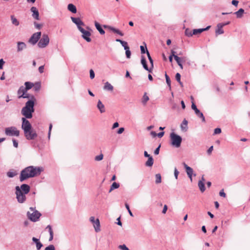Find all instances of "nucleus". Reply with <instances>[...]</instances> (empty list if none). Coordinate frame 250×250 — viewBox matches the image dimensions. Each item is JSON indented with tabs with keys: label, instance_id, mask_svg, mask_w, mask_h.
I'll return each instance as SVG.
<instances>
[{
	"label": "nucleus",
	"instance_id": "obj_29",
	"mask_svg": "<svg viewBox=\"0 0 250 250\" xmlns=\"http://www.w3.org/2000/svg\"><path fill=\"white\" fill-rule=\"evenodd\" d=\"M175 60L176 61L177 64H180L182 62H186L187 60V57H182L181 58H180L178 56H175Z\"/></svg>",
	"mask_w": 250,
	"mask_h": 250
},
{
	"label": "nucleus",
	"instance_id": "obj_6",
	"mask_svg": "<svg viewBox=\"0 0 250 250\" xmlns=\"http://www.w3.org/2000/svg\"><path fill=\"white\" fill-rule=\"evenodd\" d=\"M30 209L33 211V212L30 213L29 211L27 212V216L28 219L34 222L38 221L39 218L42 215L41 213L38 210H35L32 207H31Z\"/></svg>",
	"mask_w": 250,
	"mask_h": 250
},
{
	"label": "nucleus",
	"instance_id": "obj_34",
	"mask_svg": "<svg viewBox=\"0 0 250 250\" xmlns=\"http://www.w3.org/2000/svg\"><path fill=\"white\" fill-rule=\"evenodd\" d=\"M153 164V159L152 157L148 158L147 161L146 163V166L148 167H151Z\"/></svg>",
	"mask_w": 250,
	"mask_h": 250
},
{
	"label": "nucleus",
	"instance_id": "obj_10",
	"mask_svg": "<svg viewBox=\"0 0 250 250\" xmlns=\"http://www.w3.org/2000/svg\"><path fill=\"white\" fill-rule=\"evenodd\" d=\"M191 108L194 111L195 114L197 117L201 118L202 122H205V118L203 114L197 107L195 104L193 103L191 104Z\"/></svg>",
	"mask_w": 250,
	"mask_h": 250
},
{
	"label": "nucleus",
	"instance_id": "obj_15",
	"mask_svg": "<svg viewBox=\"0 0 250 250\" xmlns=\"http://www.w3.org/2000/svg\"><path fill=\"white\" fill-rule=\"evenodd\" d=\"M104 27L105 28H108L110 30L112 31L113 32H114L115 33H117L121 36H124V33L123 32H122L121 31H120L119 29H116L113 27L108 26V25H104Z\"/></svg>",
	"mask_w": 250,
	"mask_h": 250
},
{
	"label": "nucleus",
	"instance_id": "obj_54",
	"mask_svg": "<svg viewBox=\"0 0 250 250\" xmlns=\"http://www.w3.org/2000/svg\"><path fill=\"white\" fill-rule=\"evenodd\" d=\"M161 147V145H160L154 150V153L155 155H158L159 153L160 148Z\"/></svg>",
	"mask_w": 250,
	"mask_h": 250
},
{
	"label": "nucleus",
	"instance_id": "obj_55",
	"mask_svg": "<svg viewBox=\"0 0 250 250\" xmlns=\"http://www.w3.org/2000/svg\"><path fill=\"white\" fill-rule=\"evenodd\" d=\"M219 195L221 197H226V193L224 192V190L223 189H222L220 192H219Z\"/></svg>",
	"mask_w": 250,
	"mask_h": 250
},
{
	"label": "nucleus",
	"instance_id": "obj_16",
	"mask_svg": "<svg viewBox=\"0 0 250 250\" xmlns=\"http://www.w3.org/2000/svg\"><path fill=\"white\" fill-rule=\"evenodd\" d=\"M27 46L25 42H17V52H21L26 48Z\"/></svg>",
	"mask_w": 250,
	"mask_h": 250
},
{
	"label": "nucleus",
	"instance_id": "obj_63",
	"mask_svg": "<svg viewBox=\"0 0 250 250\" xmlns=\"http://www.w3.org/2000/svg\"><path fill=\"white\" fill-rule=\"evenodd\" d=\"M34 25H35V27L38 29H40L42 26L41 24H40L37 23L36 22H34Z\"/></svg>",
	"mask_w": 250,
	"mask_h": 250
},
{
	"label": "nucleus",
	"instance_id": "obj_13",
	"mask_svg": "<svg viewBox=\"0 0 250 250\" xmlns=\"http://www.w3.org/2000/svg\"><path fill=\"white\" fill-rule=\"evenodd\" d=\"M184 166V167L185 168L186 170V172L187 173V175H188V177L189 178L191 182L192 181V175L193 174V169L192 168L188 166L186 163H184L183 164Z\"/></svg>",
	"mask_w": 250,
	"mask_h": 250
},
{
	"label": "nucleus",
	"instance_id": "obj_52",
	"mask_svg": "<svg viewBox=\"0 0 250 250\" xmlns=\"http://www.w3.org/2000/svg\"><path fill=\"white\" fill-rule=\"evenodd\" d=\"M90 78L91 79H93L95 77V73L92 69H90L89 71Z\"/></svg>",
	"mask_w": 250,
	"mask_h": 250
},
{
	"label": "nucleus",
	"instance_id": "obj_38",
	"mask_svg": "<svg viewBox=\"0 0 250 250\" xmlns=\"http://www.w3.org/2000/svg\"><path fill=\"white\" fill-rule=\"evenodd\" d=\"M41 83H36L33 86V89L35 91H38L41 88Z\"/></svg>",
	"mask_w": 250,
	"mask_h": 250
},
{
	"label": "nucleus",
	"instance_id": "obj_20",
	"mask_svg": "<svg viewBox=\"0 0 250 250\" xmlns=\"http://www.w3.org/2000/svg\"><path fill=\"white\" fill-rule=\"evenodd\" d=\"M217 28L216 29L215 33L216 35H220L224 33V31L223 29V26L222 25H221L220 23H218L217 25Z\"/></svg>",
	"mask_w": 250,
	"mask_h": 250
},
{
	"label": "nucleus",
	"instance_id": "obj_4",
	"mask_svg": "<svg viewBox=\"0 0 250 250\" xmlns=\"http://www.w3.org/2000/svg\"><path fill=\"white\" fill-rule=\"evenodd\" d=\"M36 99L34 96H31V99L28 100L26 103L25 106L22 107L21 110V113L27 119L32 118V114L34 112V105Z\"/></svg>",
	"mask_w": 250,
	"mask_h": 250
},
{
	"label": "nucleus",
	"instance_id": "obj_49",
	"mask_svg": "<svg viewBox=\"0 0 250 250\" xmlns=\"http://www.w3.org/2000/svg\"><path fill=\"white\" fill-rule=\"evenodd\" d=\"M12 142H13V146L17 148L19 146L18 142L14 138L12 139Z\"/></svg>",
	"mask_w": 250,
	"mask_h": 250
},
{
	"label": "nucleus",
	"instance_id": "obj_62",
	"mask_svg": "<svg viewBox=\"0 0 250 250\" xmlns=\"http://www.w3.org/2000/svg\"><path fill=\"white\" fill-rule=\"evenodd\" d=\"M125 130V128L124 127H120L118 130L117 131L118 134H122Z\"/></svg>",
	"mask_w": 250,
	"mask_h": 250
},
{
	"label": "nucleus",
	"instance_id": "obj_25",
	"mask_svg": "<svg viewBox=\"0 0 250 250\" xmlns=\"http://www.w3.org/2000/svg\"><path fill=\"white\" fill-rule=\"evenodd\" d=\"M188 121L186 119H184L182 124H181V128L183 131H186L188 129Z\"/></svg>",
	"mask_w": 250,
	"mask_h": 250
},
{
	"label": "nucleus",
	"instance_id": "obj_46",
	"mask_svg": "<svg viewBox=\"0 0 250 250\" xmlns=\"http://www.w3.org/2000/svg\"><path fill=\"white\" fill-rule=\"evenodd\" d=\"M140 49H141V52L142 54H145V53H146V50H147V48H146V47L145 46H143L142 45H141L140 46Z\"/></svg>",
	"mask_w": 250,
	"mask_h": 250
},
{
	"label": "nucleus",
	"instance_id": "obj_28",
	"mask_svg": "<svg viewBox=\"0 0 250 250\" xmlns=\"http://www.w3.org/2000/svg\"><path fill=\"white\" fill-rule=\"evenodd\" d=\"M24 85L25 86L24 87V89L27 91L32 88L34 86L33 83L30 82H26Z\"/></svg>",
	"mask_w": 250,
	"mask_h": 250
},
{
	"label": "nucleus",
	"instance_id": "obj_64",
	"mask_svg": "<svg viewBox=\"0 0 250 250\" xmlns=\"http://www.w3.org/2000/svg\"><path fill=\"white\" fill-rule=\"evenodd\" d=\"M119 125L118 122H115L113 124L112 126V129H114L115 128H117L119 126Z\"/></svg>",
	"mask_w": 250,
	"mask_h": 250
},
{
	"label": "nucleus",
	"instance_id": "obj_60",
	"mask_svg": "<svg viewBox=\"0 0 250 250\" xmlns=\"http://www.w3.org/2000/svg\"><path fill=\"white\" fill-rule=\"evenodd\" d=\"M167 210V206L166 205H165L164 206V208L162 210V213L165 214Z\"/></svg>",
	"mask_w": 250,
	"mask_h": 250
},
{
	"label": "nucleus",
	"instance_id": "obj_40",
	"mask_svg": "<svg viewBox=\"0 0 250 250\" xmlns=\"http://www.w3.org/2000/svg\"><path fill=\"white\" fill-rule=\"evenodd\" d=\"M203 32V30L202 29V28L200 29H195L192 30V34L194 35L201 34L202 32Z\"/></svg>",
	"mask_w": 250,
	"mask_h": 250
},
{
	"label": "nucleus",
	"instance_id": "obj_18",
	"mask_svg": "<svg viewBox=\"0 0 250 250\" xmlns=\"http://www.w3.org/2000/svg\"><path fill=\"white\" fill-rule=\"evenodd\" d=\"M141 63L143 65V66L144 68L148 71V72H150L151 71V68H149L146 63V61L145 58L144 56H142L141 57Z\"/></svg>",
	"mask_w": 250,
	"mask_h": 250
},
{
	"label": "nucleus",
	"instance_id": "obj_32",
	"mask_svg": "<svg viewBox=\"0 0 250 250\" xmlns=\"http://www.w3.org/2000/svg\"><path fill=\"white\" fill-rule=\"evenodd\" d=\"M198 186L199 187V188L200 190V191L202 192H203L205 191L206 188L205 186V184L204 183H203V181H199L198 183Z\"/></svg>",
	"mask_w": 250,
	"mask_h": 250
},
{
	"label": "nucleus",
	"instance_id": "obj_30",
	"mask_svg": "<svg viewBox=\"0 0 250 250\" xmlns=\"http://www.w3.org/2000/svg\"><path fill=\"white\" fill-rule=\"evenodd\" d=\"M149 98L148 96L147 95V93L145 92L143 96L142 99V103L143 105H146L147 101L149 100Z\"/></svg>",
	"mask_w": 250,
	"mask_h": 250
},
{
	"label": "nucleus",
	"instance_id": "obj_47",
	"mask_svg": "<svg viewBox=\"0 0 250 250\" xmlns=\"http://www.w3.org/2000/svg\"><path fill=\"white\" fill-rule=\"evenodd\" d=\"M125 208L127 209V210L129 215L131 216H133V213H132V212H131V211L130 209L129 206L128 204H127V203H125Z\"/></svg>",
	"mask_w": 250,
	"mask_h": 250
},
{
	"label": "nucleus",
	"instance_id": "obj_33",
	"mask_svg": "<svg viewBox=\"0 0 250 250\" xmlns=\"http://www.w3.org/2000/svg\"><path fill=\"white\" fill-rule=\"evenodd\" d=\"M11 20L13 25L15 26H18L19 25V21L14 15L11 16Z\"/></svg>",
	"mask_w": 250,
	"mask_h": 250
},
{
	"label": "nucleus",
	"instance_id": "obj_51",
	"mask_svg": "<svg viewBox=\"0 0 250 250\" xmlns=\"http://www.w3.org/2000/svg\"><path fill=\"white\" fill-rule=\"evenodd\" d=\"M119 248L122 250H130L125 244L120 245Z\"/></svg>",
	"mask_w": 250,
	"mask_h": 250
},
{
	"label": "nucleus",
	"instance_id": "obj_43",
	"mask_svg": "<svg viewBox=\"0 0 250 250\" xmlns=\"http://www.w3.org/2000/svg\"><path fill=\"white\" fill-rule=\"evenodd\" d=\"M185 35L188 37H191L193 34H192V31L189 30L188 29H187L185 30Z\"/></svg>",
	"mask_w": 250,
	"mask_h": 250
},
{
	"label": "nucleus",
	"instance_id": "obj_58",
	"mask_svg": "<svg viewBox=\"0 0 250 250\" xmlns=\"http://www.w3.org/2000/svg\"><path fill=\"white\" fill-rule=\"evenodd\" d=\"M52 128V125L51 124H50L49 125V130H48V136L49 138H50V136L51 131Z\"/></svg>",
	"mask_w": 250,
	"mask_h": 250
},
{
	"label": "nucleus",
	"instance_id": "obj_9",
	"mask_svg": "<svg viewBox=\"0 0 250 250\" xmlns=\"http://www.w3.org/2000/svg\"><path fill=\"white\" fill-rule=\"evenodd\" d=\"M41 32L34 33L29 39L28 42L32 45H35L41 38Z\"/></svg>",
	"mask_w": 250,
	"mask_h": 250
},
{
	"label": "nucleus",
	"instance_id": "obj_35",
	"mask_svg": "<svg viewBox=\"0 0 250 250\" xmlns=\"http://www.w3.org/2000/svg\"><path fill=\"white\" fill-rule=\"evenodd\" d=\"M120 187V185L119 183L116 182H114L112 183L110 187V188L109 190V192H111L112 190L118 188Z\"/></svg>",
	"mask_w": 250,
	"mask_h": 250
},
{
	"label": "nucleus",
	"instance_id": "obj_2",
	"mask_svg": "<svg viewBox=\"0 0 250 250\" xmlns=\"http://www.w3.org/2000/svg\"><path fill=\"white\" fill-rule=\"evenodd\" d=\"M30 190L29 185L26 184H22L20 186L15 187V194L16 199L19 203H23L26 200V195Z\"/></svg>",
	"mask_w": 250,
	"mask_h": 250
},
{
	"label": "nucleus",
	"instance_id": "obj_22",
	"mask_svg": "<svg viewBox=\"0 0 250 250\" xmlns=\"http://www.w3.org/2000/svg\"><path fill=\"white\" fill-rule=\"evenodd\" d=\"M95 230L98 232L100 230V224L99 219H96L94 223L93 224Z\"/></svg>",
	"mask_w": 250,
	"mask_h": 250
},
{
	"label": "nucleus",
	"instance_id": "obj_12",
	"mask_svg": "<svg viewBox=\"0 0 250 250\" xmlns=\"http://www.w3.org/2000/svg\"><path fill=\"white\" fill-rule=\"evenodd\" d=\"M71 19L72 21L77 25L78 29L79 30L80 28H82L81 26L84 25L83 22L79 18H75L71 17Z\"/></svg>",
	"mask_w": 250,
	"mask_h": 250
},
{
	"label": "nucleus",
	"instance_id": "obj_50",
	"mask_svg": "<svg viewBox=\"0 0 250 250\" xmlns=\"http://www.w3.org/2000/svg\"><path fill=\"white\" fill-rule=\"evenodd\" d=\"M121 44L124 47L125 50L129 48L128 46L127 42L125 41L122 42Z\"/></svg>",
	"mask_w": 250,
	"mask_h": 250
},
{
	"label": "nucleus",
	"instance_id": "obj_39",
	"mask_svg": "<svg viewBox=\"0 0 250 250\" xmlns=\"http://www.w3.org/2000/svg\"><path fill=\"white\" fill-rule=\"evenodd\" d=\"M165 77H166V83H167V85L168 86L169 89H171V81H170V78L167 74V73L165 74Z\"/></svg>",
	"mask_w": 250,
	"mask_h": 250
},
{
	"label": "nucleus",
	"instance_id": "obj_19",
	"mask_svg": "<svg viewBox=\"0 0 250 250\" xmlns=\"http://www.w3.org/2000/svg\"><path fill=\"white\" fill-rule=\"evenodd\" d=\"M95 26L97 30L99 32L100 34L101 35H104L105 34L104 30L102 28V26L101 24L98 22L97 21H95L94 22Z\"/></svg>",
	"mask_w": 250,
	"mask_h": 250
},
{
	"label": "nucleus",
	"instance_id": "obj_53",
	"mask_svg": "<svg viewBox=\"0 0 250 250\" xmlns=\"http://www.w3.org/2000/svg\"><path fill=\"white\" fill-rule=\"evenodd\" d=\"M221 132V129L220 128H216L214 130V134H220Z\"/></svg>",
	"mask_w": 250,
	"mask_h": 250
},
{
	"label": "nucleus",
	"instance_id": "obj_3",
	"mask_svg": "<svg viewBox=\"0 0 250 250\" xmlns=\"http://www.w3.org/2000/svg\"><path fill=\"white\" fill-rule=\"evenodd\" d=\"M27 118H22L21 128L23 130L26 139L28 140H34L37 137V134L32 129V127Z\"/></svg>",
	"mask_w": 250,
	"mask_h": 250
},
{
	"label": "nucleus",
	"instance_id": "obj_59",
	"mask_svg": "<svg viewBox=\"0 0 250 250\" xmlns=\"http://www.w3.org/2000/svg\"><path fill=\"white\" fill-rule=\"evenodd\" d=\"M39 71L40 73H42L44 71V65L40 66L39 68Z\"/></svg>",
	"mask_w": 250,
	"mask_h": 250
},
{
	"label": "nucleus",
	"instance_id": "obj_44",
	"mask_svg": "<svg viewBox=\"0 0 250 250\" xmlns=\"http://www.w3.org/2000/svg\"><path fill=\"white\" fill-rule=\"evenodd\" d=\"M125 50V55L127 58L129 59L131 57V52L129 50V48L126 49Z\"/></svg>",
	"mask_w": 250,
	"mask_h": 250
},
{
	"label": "nucleus",
	"instance_id": "obj_37",
	"mask_svg": "<svg viewBox=\"0 0 250 250\" xmlns=\"http://www.w3.org/2000/svg\"><path fill=\"white\" fill-rule=\"evenodd\" d=\"M155 183L158 184L161 183L162 182L161 175L160 174L158 173L155 175Z\"/></svg>",
	"mask_w": 250,
	"mask_h": 250
},
{
	"label": "nucleus",
	"instance_id": "obj_1",
	"mask_svg": "<svg viewBox=\"0 0 250 250\" xmlns=\"http://www.w3.org/2000/svg\"><path fill=\"white\" fill-rule=\"evenodd\" d=\"M43 171L42 167L30 166L23 168L20 173L19 180L21 182L30 178L40 175Z\"/></svg>",
	"mask_w": 250,
	"mask_h": 250
},
{
	"label": "nucleus",
	"instance_id": "obj_61",
	"mask_svg": "<svg viewBox=\"0 0 250 250\" xmlns=\"http://www.w3.org/2000/svg\"><path fill=\"white\" fill-rule=\"evenodd\" d=\"M238 1L236 0H232L231 1V4L235 6H237L238 5Z\"/></svg>",
	"mask_w": 250,
	"mask_h": 250
},
{
	"label": "nucleus",
	"instance_id": "obj_31",
	"mask_svg": "<svg viewBox=\"0 0 250 250\" xmlns=\"http://www.w3.org/2000/svg\"><path fill=\"white\" fill-rule=\"evenodd\" d=\"M27 92V90H25L24 89L23 86H21L20 87L19 89L18 90L17 93L18 95V96L20 95H21V94L24 95L25 93H26Z\"/></svg>",
	"mask_w": 250,
	"mask_h": 250
},
{
	"label": "nucleus",
	"instance_id": "obj_42",
	"mask_svg": "<svg viewBox=\"0 0 250 250\" xmlns=\"http://www.w3.org/2000/svg\"><path fill=\"white\" fill-rule=\"evenodd\" d=\"M146 54H147V56L148 57V60L151 64V67L152 68L153 67V61L152 58L151 57L150 54L148 50H146Z\"/></svg>",
	"mask_w": 250,
	"mask_h": 250
},
{
	"label": "nucleus",
	"instance_id": "obj_48",
	"mask_svg": "<svg viewBox=\"0 0 250 250\" xmlns=\"http://www.w3.org/2000/svg\"><path fill=\"white\" fill-rule=\"evenodd\" d=\"M44 250H55V248L53 245H50L46 247Z\"/></svg>",
	"mask_w": 250,
	"mask_h": 250
},
{
	"label": "nucleus",
	"instance_id": "obj_56",
	"mask_svg": "<svg viewBox=\"0 0 250 250\" xmlns=\"http://www.w3.org/2000/svg\"><path fill=\"white\" fill-rule=\"evenodd\" d=\"M178 174H179V171H178V170L176 168H175V169H174V176H175V178L176 179H177V178H178Z\"/></svg>",
	"mask_w": 250,
	"mask_h": 250
},
{
	"label": "nucleus",
	"instance_id": "obj_5",
	"mask_svg": "<svg viewBox=\"0 0 250 250\" xmlns=\"http://www.w3.org/2000/svg\"><path fill=\"white\" fill-rule=\"evenodd\" d=\"M171 145L176 148H178L181 146L182 141V138L174 132L170 134Z\"/></svg>",
	"mask_w": 250,
	"mask_h": 250
},
{
	"label": "nucleus",
	"instance_id": "obj_17",
	"mask_svg": "<svg viewBox=\"0 0 250 250\" xmlns=\"http://www.w3.org/2000/svg\"><path fill=\"white\" fill-rule=\"evenodd\" d=\"M32 240L36 246V249L37 250H40L42 247L43 246L42 244L40 242V239L35 237H32Z\"/></svg>",
	"mask_w": 250,
	"mask_h": 250
},
{
	"label": "nucleus",
	"instance_id": "obj_23",
	"mask_svg": "<svg viewBox=\"0 0 250 250\" xmlns=\"http://www.w3.org/2000/svg\"><path fill=\"white\" fill-rule=\"evenodd\" d=\"M18 174L16 170L14 169H11L8 171L6 173V175L9 178H13L15 176H16Z\"/></svg>",
	"mask_w": 250,
	"mask_h": 250
},
{
	"label": "nucleus",
	"instance_id": "obj_45",
	"mask_svg": "<svg viewBox=\"0 0 250 250\" xmlns=\"http://www.w3.org/2000/svg\"><path fill=\"white\" fill-rule=\"evenodd\" d=\"M104 156L102 154L97 155L95 157V160L97 161H100L103 160Z\"/></svg>",
	"mask_w": 250,
	"mask_h": 250
},
{
	"label": "nucleus",
	"instance_id": "obj_11",
	"mask_svg": "<svg viewBox=\"0 0 250 250\" xmlns=\"http://www.w3.org/2000/svg\"><path fill=\"white\" fill-rule=\"evenodd\" d=\"M79 31L83 34L82 37L87 42H90L91 39L90 38L91 33L89 31L84 30L83 27L80 28Z\"/></svg>",
	"mask_w": 250,
	"mask_h": 250
},
{
	"label": "nucleus",
	"instance_id": "obj_26",
	"mask_svg": "<svg viewBox=\"0 0 250 250\" xmlns=\"http://www.w3.org/2000/svg\"><path fill=\"white\" fill-rule=\"evenodd\" d=\"M244 13V10L242 8L239 9L237 11L234 12L233 14L236 15L237 18H241Z\"/></svg>",
	"mask_w": 250,
	"mask_h": 250
},
{
	"label": "nucleus",
	"instance_id": "obj_8",
	"mask_svg": "<svg viewBox=\"0 0 250 250\" xmlns=\"http://www.w3.org/2000/svg\"><path fill=\"white\" fill-rule=\"evenodd\" d=\"M49 42V38L47 34H43L42 38L39 40L38 46L39 48H43L45 47Z\"/></svg>",
	"mask_w": 250,
	"mask_h": 250
},
{
	"label": "nucleus",
	"instance_id": "obj_36",
	"mask_svg": "<svg viewBox=\"0 0 250 250\" xmlns=\"http://www.w3.org/2000/svg\"><path fill=\"white\" fill-rule=\"evenodd\" d=\"M175 79L179 83L181 86H183V84L181 81V75L179 73H177L175 75Z\"/></svg>",
	"mask_w": 250,
	"mask_h": 250
},
{
	"label": "nucleus",
	"instance_id": "obj_27",
	"mask_svg": "<svg viewBox=\"0 0 250 250\" xmlns=\"http://www.w3.org/2000/svg\"><path fill=\"white\" fill-rule=\"evenodd\" d=\"M68 10L73 13H76L77 12L76 7L72 3H70L67 6Z\"/></svg>",
	"mask_w": 250,
	"mask_h": 250
},
{
	"label": "nucleus",
	"instance_id": "obj_14",
	"mask_svg": "<svg viewBox=\"0 0 250 250\" xmlns=\"http://www.w3.org/2000/svg\"><path fill=\"white\" fill-rule=\"evenodd\" d=\"M31 12L32 13V17L36 20H39V13L38 10L36 7H32L30 9Z\"/></svg>",
	"mask_w": 250,
	"mask_h": 250
},
{
	"label": "nucleus",
	"instance_id": "obj_7",
	"mask_svg": "<svg viewBox=\"0 0 250 250\" xmlns=\"http://www.w3.org/2000/svg\"><path fill=\"white\" fill-rule=\"evenodd\" d=\"M5 134L8 136L19 137L20 131L15 126H11L5 128Z\"/></svg>",
	"mask_w": 250,
	"mask_h": 250
},
{
	"label": "nucleus",
	"instance_id": "obj_57",
	"mask_svg": "<svg viewBox=\"0 0 250 250\" xmlns=\"http://www.w3.org/2000/svg\"><path fill=\"white\" fill-rule=\"evenodd\" d=\"M4 63L5 62L2 59H0V69H2Z\"/></svg>",
	"mask_w": 250,
	"mask_h": 250
},
{
	"label": "nucleus",
	"instance_id": "obj_21",
	"mask_svg": "<svg viewBox=\"0 0 250 250\" xmlns=\"http://www.w3.org/2000/svg\"><path fill=\"white\" fill-rule=\"evenodd\" d=\"M97 108L100 110L101 113H104L105 111L104 105L103 104L100 100L98 101L97 103Z\"/></svg>",
	"mask_w": 250,
	"mask_h": 250
},
{
	"label": "nucleus",
	"instance_id": "obj_24",
	"mask_svg": "<svg viewBox=\"0 0 250 250\" xmlns=\"http://www.w3.org/2000/svg\"><path fill=\"white\" fill-rule=\"evenodd\" d=\"M104 89L109 91H112L113 90V86L109 82H107L104 83Z\"/></svg>",
	"mask_w": 250,
	"mask_h": 250
},
{
	"label": "nucleus",
	"instance_id": "obj_41",
	"mask_svg": "<svg viewBox=\"0 0 250 250\" xmlns=\"http://www.w3.org/2000/svg\"><path fill=\"white\" fill-rule=\"evenodd\" d=\"M32 95H31L29 94H26V93H25L24 95H23V94H21V95H20L18 96V98L19 99H20V98H24V99H29V98H31V96Z\"/></svg>",
	"mask_w": 250,
	"mask_h": 250
}]
</instances>
